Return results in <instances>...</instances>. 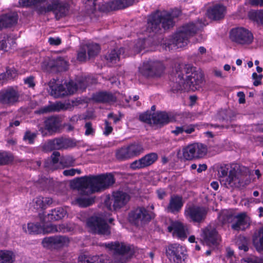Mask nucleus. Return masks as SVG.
<instances>
[{
  "instance_id": "obj_1",
  "label": "nucleus",
  "mask_w": 263,
  "mask_h": 263,
  "mask_svg": "<svg viewBox=\"0 0 263 263\" xmlns=\"http://www.w3.org/2000/svg\"><path fill=\"white\" fill-rule=\"evenodd\" d=\"M186 76L182 70V66L179 65L176 68L175 78L171 84L172 90L174 92L182 90L195 91L199 88L203 81V73L196 68L190 65H187L184 68Z\"/></svg>"
},
{
  "instance_id": "obj_2",
  "label": "nucleus",
  "mask_w": 263,
  "mask_h": 263,
  "mask_svg": "<svg viewBox=\"0 0 263 263\" xmlns=\"http://www.w3.org/2000/svg\"><path fill=\"white\" fill-rule=\"evenodd\" d=\"M114 176L111 174H101L78 178L70 182L71 186L77 189L80 193L89 195L103 191L115 183Z\"/></svg>"
},
{
  "instance_id": "obj_3",
  "label": "nucleus",
  "mask_w": 263,
  "mask_h": 263,
  "mask_svg": "<svg viewBox=\"0 0 263 263\" xmlns=\"http://www.w3.org/2000/svg\"><path fill=\"white\" fill-rule=\"evenodd\" d=\"M247 168L235 167L229 170L228 164H222L218 169V174L221 184L227 188L243 186L249 181L247 179Z\"/></svg>"
},
{
  "instance_id": "obj_4",
  "label": "nucleus",
  "mask_w": 263,
  "mask_h": 263,
  "mask_svg": "<svg viewBox=\"0 0 263 263\" xmlns=\"http://www.w3.org/2000/svg\"><path fill=\"white\" fill-rule=\"evenodd\" d=\"M205 25H206L205 23L201 22L184 25L172 39L166 41L163 43V47L166 50H170L176 48H182L186 46L189 43V39L193 36L198 30Z\"/></svg>"
},
{
  "instance_id": "obj_5",
  "label": "nucleus",
  "mask_w": 263,
  "mask_h": 263,
  "mask_svg": "<svg viewBox=\"0 0 263 263\" xmlns=\"http://www.w3.org/2000/svg\"><path fill=\"white\" fill-rule=\"evenodd\" d=\"M180 12L177 11V14H170L167 11H157L149 15L147 18L146 31L158 33L164 30L168 29L174 25L173 18L179 16Z\"/></svg>"
},
{
  "instance_id": "obj_6",
  "label": "nucleus",
  "mask_w": 263,
  "mask_h": 263,
  "mask_svg": "<svg viewBox=\"0 0 263 263\" xmlns=\"http://www.w3.org/2000/svg\"><path fill=\"white\" fill-rule=\"evenodd\" d=\"M106 246L114 251L112 263H125L133 254L130 247L124 243L115 242L108 243Z\"/></svg>"
},
{
  "instance_id": "obj_7",
  "label": "nucleus",
  "mask_w": 263,
  "mask_h": 263,
  "mask_svg": "<svg viewBox=\"0 0 263 263\" xmlns=\"http://www.w3.org/2000/svg\"><path fill=\"white\" fill-rule=\"evenodd\" d=\"M129 195L122 191L112 193L111 197H106L104 204L109 210H117L124 206L129 201Z\"/></svg>"
},
{
  "instance_id": "obj_8",
  "label": "nucleus",
  "mask_w": 263,
  "mask_h": 263,
  "mask_svg": "<svg viewBox=\"0 0 263 263\" xmlns=\"http://www.w3.org/2000/svg\"><path fill=\"white\" fill-rule=\"evenodd\" d=\"M231 40L239 45H249L254 40L252 33L244 27H236L231 30L230 32Z\"/></svg>"
},
{
  "instance_id": "obj_9",
  "label": "nucleus",
  "mask_w": 263,
  "mask_h": 263,
  "mask_svg": "<svg viewBox=\"0 0 263 263\" xmlns=\"http://www.w3.org/2000/svg\"><path fill=\"white\" fill-rule=\"evenodd\" d=\"M87 227L90 232L94 234L108 236L110 234L109 226L104 219L92 216L87 220Z\"/></svg>"
},
{
  "instance_id": "obj_10",
  "label": "nucleus",
  "mask_w": 263,
  "mask_h": 263,
  "mask_svg": "<svg viewBox=\"0 0 263 263\" xmlns=\"http://www.w3.org/2000/svg\"><path fill=\"white\" fill-rule=\"evenodd\" d=\"M20 92L17 87H8L0 90V104L11 106L19 101Z\"/></svg>"
},
{
  "instance_id": "obj_11",
  "label": "nucleus",
  "mask_w": 263,
  "mask_h": 263,
  "mask_svg": "<svg viewBox=\"0 0 263 263\" xmlns=\"http://www.w3.org/2000/svg\"><path fill=\"white\" fill-rule=\"evenodd\" d=\"M76 146V143L72 139L63 137L55 138L45 143L43 148L46 152L72 148Z\"/></svg>"
},
{
  "instance_id": "obj_12",
  "label": "nucleus",
  "mask_w": 263,
  "mask_h": 263,
  "mask_svg": "<svg viewBox=\"0 0 263 263\" xmlns=\"http://www.w3.org/2000/svg\"><path fill=\"white\" fill-rule=\"evenodd\" d=\"M38 10L41 13L52 11L54 13L57 19L59 20L66 15L68 11V6L59 0H52L51 4L46 7H40Z\"/></svg>"
},
{
  "instance_id": "obj_13",
  "label": "nucleus",
  "mask_w": 263,
  "mask_h": 263,
  "mask_svg": "<svg viewBox=\"0 0 263 263\" xmlns=\"http://www.w3.org/2000/svg\"><path fill=\"white\" fill-rule=\"evenodd\" d=\"M164 66L159 61H147L144 62L139 68L140 72L144 76L153 77L159 76L163 71Z\"/></svg>"
},
{
  "instance_id": "obj_14",
  "label": "nucleus",
  "mask_w": 263,
  "mask_h": 263,
  "mask_svg": "<svg viewBox=\"0 0 263 263\" xmlns=\"http://www.w3.org/2000/svg\"><path fill=\"white\" fill-rule=\"evenodd\" d=\"M69 239L64 235H56L44 238L42 244L44 248L53 250L59 249L68 245Z\"/></svg>"
},
{
  "instance_id": "obj_15",
  "label": "nucleus",
  "mask_w": 263,
  "mask_h": 263,
  "mask_svg": "<svg viewBox=\"0 0 263 263\" xmlns=\"http://www.w3.org/2000/svg\"><path fill=\"white\" fill-rule=\"evenodd\" d=\"M207 152L206 146L201 143H194L183 149V156L186 160L203 157Z\"/></svg>"
},
{
  "instance_id": "obj_16",
  "label": "nucleus",
  "mask_w": 263,
  "mask_h": 263,
  "mask_svg": "<svg viewBox=\"0 0 263 263\" xmlns=\"http://www.w3.org/2000/svg\"><path fill=\"white\" fill-rule=\"evenodd\" d=\"M207 214L205 208L196 205L189 206L184 211V216L187 219L194 222H201L204 220Z\"/></svg>"
},
{
  "instance_id": "obj_17",
  "label": "nucleus",
  "mask_w": 263,
  "mask_h": 263,
  "mask_svg": "<svg viewBox=\"0 0 263 263\" xmlns=\"http://www.w3.org/2000/svg\"><path fill=\"white\" fill-rule=\"evenodd\" d=\"M201 241L203 244L209 246H217L220 241V238L216 229L211 226H208L202 230Z\"/></svg>"
},
{
  "instance_id": "obj_18",
  "label": "nucleus",
  "mask_w": 263,
  "mask_h": 263,
  "mask_svg": "<svg viewBox=\"0 0 263 263\" xmlns=\"http://www.w3.org/2000/svg\"><path fill=\"white\" fill-rule=\"evenodd\" d=\"M151 217L147 211L142 207H140L132 211L129 215V220L133 223L139 225L151 220Z\"/></svg>"
},
{
  "instance_id": "obj_19",
  "label": "nucleus",
  "mask_w": 263,
  "mask_h": 263,
  "mask_svg": "<svg viewBox=\"0 0 263 263\" xmlns=\"http://www.w3.org/2000/svg\"><path fill=\"white\" fill-rule=\"evenodd\" d=\"M158 159L156 153L148 154L141 158L133 161L130 165V167L134 170H138L147 167L153 164Z\"/></svg>"
},
{
  "instance_id": "obj_20",
  "label": "nucleus",
  "mask_w": 263,
  "mask_h": 263,
  "mask_svg": "<svg viewBox=\"0 0 263 263\" xmlns=\"http://www.w3.org/2000/svg\"><path fill=\"white\" fill-rule=\"evenodd\" d=\"M185 249L179 244H173L168 246L166 253L171 260L176 263L181 262L182 258L185 255Z\"/></svg>"
},
{
  "instance_id": "obj_21",
  "label": "nucleus",
  "mask_w": 263,
  "mask_h": 263,
  "mask_svg": "<svg viewBox=\"0 0 263 263\" xmlns=\"http://www.w3.org/2000/svg\"><path fill=\"white\" fill-rule=\"evenodd\" d=\"M183 205V201L182 197L173 195L171 196L169 202L165 210L167 213L176 214L180 212Z\"/></svg>"
},
{
  "instance_id": "obj_22",
  "label": "nucleus",
  "mask_w": 263,
  "mask_h": 263,
  "mask_svg": "<svg viewBox=\"0 0 263 263\" xmlns=\"http://www.w3.org/2000/svg\"><path fill=\"white\" fill-rule=\"evenodd\" d=\"M118 98L116 94L107 91H101L94 93L92 99L97 102L111 104L116 102Z\"/></svg>"
},
{
  "instance_id": "obj_23",
  "label": "nucleus",
  "mask_w": 263,
  "mask_h": 263,
  "mask_svg": "<svg viewBox=\"0 0 263 263\" xmlns=\"http://www.w3.org/2000/svg\"><path fill=\"white\" fill-rule=\"evenodd\" d=\"M168 232H172L174 236H176L181 239H184L187 237V229L184 224L179 221H173L167 227Z\"/></svg>"
},
{
  "instance_id": "obj_24",
  "label": "nucleus",
  "mask_w": 263,
  "mask_h": 263,
  "mask_svg": "<svg viewBox=\"0 0 263 263\" xmlns=\"http://www.w3.org/2000/svg\"><path fill=\"white\" fill-rule=\"evenodd\" d=\"M18 15L15 12H11L0 16V30L3 28L11 27L16 24Z\"/></svg>"
},
{
  "instance_id": "obj_25",
  "label": "nucleus",
  "mask_w": 263,
  "mask_h": 263,
  "mask_svg": "<svg viewBox=\"0 0 263 263\" xmlns=\"http://www.w3.org/2000/svg\"><path fill=\"white\" fill-rule=\"evenodd\" d=\"M90 80L89 78H84L80 80L77 84L74 83L73 81L69 82L68 83L66 84L67 95L73 94L77 90L84 91L87 87Z\"/></svg>"
},
{
  "instance_id": "obj_26",
  "label": "nucleus",
  "mask_w": 263,
  "mask_h": 263,
  "mask_svg": "<svg viewBox=\"0 0 263 263\" xmlns=\"http://www.w3.org/2000/svg\"><path fill=\"white\" fill-rule=\"evenodd\" d=\"M249 226L248 218L244 214L235 215L231 228L235 231L244 230Z\"/></svg>"
},
{
  "instance_id": "obj_27",
  "label": "nucleus",
  "mask_w": 263,
  "mask_h": 263,
  "mask_svg": "<svg viewBox=\"0 0 263 263\" xmlns=\"http://www.w3.org/2000/svg\"><path fill=\"white\" fill-rule=\"evenodd\" d=\"M49 86L51 90L50 93L55 98L62 97L67 95V89L62 84L57 83L55 79H52L49 82Z\"/></svg>"
},
{
  "instance_id": "obj_28",
  "label": "nucleus",
  "mask_w": 263,
  "mask_h": 263,
  "mask_svg": "<svg viewBox=\"0 0 263 263\" xmlns=\"http://www.w3.org/2000/svg\"><path fill=\"white\" fill-rule=\"evenodd\" d=\"M226 12V7L222 5H216L209 9L207 14L209 17L214 20H218L224 17Z\"/></svg>"
},
{
  "instance_id": "obj_29",
  "label": "nucleus",
  "mask_w": 263,
  "mask_h": 263,
  "mask_svg": "<svg viewBox=\"0 0 263 263\" xmlns=\"http://www.w3.org/2000/svg\"><path fill=\"white\" fill-rule=\"evenodd\" d=\"M67 108V105L59 102L41 107L36 111V112L40 114H43L52 111H60L61 110H65Z\"/></svg>"
},
{
  "instance_id": "obj_30",
  "label": "nucleus",
  "mask_w": 263,
  "mask_h": 263,
  "mask_svg": "<svg viewBox=\"0 0 263 263\" xmlns=\"http://www.w3.org/2000/svg\"><path fill=\"white\" fill-rule=\"evenodd\" d=\"M135 0H114L107 3V7L110 10H116L126 8L133 5Z\"/></svg>"
},
{
  "instance_id": "obj_31",
  "label": "nucleus",
  "mask_w": 263,
  "mask_h": 263,
  "mask_svg": "<svg viewBox=\"0 0 263 263\" xmlns=\"http://www.w3.org/2000/svg\"><path fill=\"white\" fill-rule=\"evenodd\" d=\"M124 53V49L123 48H120L118 49H114L111 50L110 52L106 54L105 58L108 63L114 64L119 61L121 55H123Z\"/></svg>"
},
{
  "instance_id": "obj_32",
  "label": "nucleus",
  "mask_w": 263,
  "mask_h": 263,
  "mask_svg": "<svg viewBox=\"0 0 263 263\" xmlns=\"http://www.w3.org/2000/svg\"><path fill=\"white\" fill-rule=\"evenodd\" d=\"M153 124L163 126L168 123L171 119L168 114L165 112H159L153 114Z\"/></svg>"
},
{
  "instance_id": "obj_33",
  "label": "nucleus",
  "mask_w": 263,
  "mask_h": 263,
  "mask_svg": "<svg viewBox=\"0 0 263 263\" xmlns=\"http://www.w3.org/2000/svg\"><path fill=\"white\" fill-rule=\"evenodd\" d=\"M115 157L119 161H124L133 159L126 145L116 150Z\"/></svg>"
},
{
  "instance_id": "obj_34",
  "label": "nucleus",
  "mask_w": 263,
  "mask_h": 263,
  "mask_svg": "<svg viewBox=\"0 0 263 263\" xmlns=\"http://www.w3.org/2000/svg\"><path fill=\"white\" fill-rule=\"evenodd\" d=\"M126 146L132 158L138 157L144 151L143 145L139 142H134Z\"/></svg>"
},
{
  "instance_id": "obj_35",
  "label": "nucleus",
  "mask_w": 263,
  "mask_h": 263,
  "mask_svg": "<svg viewBox=\"0 0 263 263\" xmlns=\"http://www.w3.org/2000/svg\"><path fill=\"white\" fill-rule=\"evenodd\" d=\"M44 124L45 129L49 132H56L60 126L59 119L54 117H51L47 119L44 122Z\"/></svg>"
},
{
  "instance_id": "obj_36",
  "label": "nucleus",
  "mask_w": 263,
  "mask_h": 263,
  "mask_svg": "<svg viewBox=\"0 0 263 263\" xmlns=\"http://www.w3.org/2000/svg\"><path fill=\"white\" fill-rule=\"evenodd\" d=\"M66 214V211L62 208H57L52 210L48 214L47 218L50 220H59L63 218Z\"/></svg>"
},
{
  "instance_id": "obj_37",
  "label": "nucleus",
  "mask_w": 263,
  "mask_h": 263,
  "mask_svg": "<svg viewBox=\"0 0 263 263\" xmlns=\"http://www.w3.org/2000/svg\"><path fill=\"white\" fill-rule=\"evenodd\" d=\"M235 215L232 212L224 210L220 214L219 216V220L223 224L231 223L232 224Z\"/></svg>"
},
{
  "instance_id": "obj_38",
  "label": "nucleus",
  "mask_w": 263,
  "mask_h": 263,
  "mask_svg": "<svg viewBox=\"0 0 263 263\" xmlns=\"http://www.w3.org/2000/svg\"><path fill=\"white\" fill-rule=\"evenodd\" d=\"M14 255L9 251H0V263H13Z\"/></svg>"
},
{
  "instance_id": "obj_39",
  "label": "nucleus",
  "mask_w": 263,
  "mask_h": 263,
  "mask_svg": "<svg viewBox=\"0 0 263 263\" xmlns=\"http://www.w3.org/2000/svg\"><path fill=\"white\" fill-rule=\"evenodd\" d=\"M60 156V154L59 152L55 151L54 152L52 155L51 156V160H50V164H48V162H46L45 166L46 167L49 168L50 170H55L58 167H57V165L58 164L59 160V157Z\"/></svg>"
},
{
  "instance_id": "obj_40",
  "label": "nucleus",
  "mask_w": 263,
  "mask_h": 263,
  "mask_svg": "<svg viewBox=\"0 0 263 263\" xmlns=\"http://www.w3.org/2000/svg\"><path fill=\"white\" fill-rule=\"evenodd\" d=\"M76 159L71 156L62 157L60 160V164L62 168L74 166Z\"/></svg>"
},
{
  "instance_id": "obj_41",
  "label": "nucleus",
  "mask_w": 263,
  "mask_h": 263,
  "mask_svg": "<svg viewBox=\"0 0 263 263\" xmlns=\"http://www.w3.org/2000/svg\"><path fill=\"white\" fill-rule=\"evenodd\" d=\"M253 243L258 251H263V227L259 229L257 236L253 239Z\"/></svg>"
},
{
  "instance_id": "obj_42",
  "label": "nucleus",
  "mask_w": 263,
  "mask_h": 263,
  "mask_svg": "<svg viewBox=\"0 0 263 263\" xmlns=\"http://www.w3.org/2000/svg\"><path fill=\"white\" fill-rule=\"evenodd\" d=\"M77 203L81 207H86L91 205L95 201L92 197H81L76 199Z\"/></svg>"
},
{
  "instance_id": "obj_43",
  "label": "nucleus",
  "mask_w": 263,
  "mask_h": 263,
  "mask_svg": "<svg viewBox=\"0 0 263 263\" xmlns=\"http://www.w3.org/2000/svg\"><path fill=\"white\" fill-rule=\"evenodd\" d=\"M87 53L89 58L97 55L100 50L99 45L96 43H91L87 45Z\"/></svg>"
},
{
  "instance_id": "obj_44",
  "label": "nucleus",
  "mask_w": 263,
  "mask_h": 263,
  "mask_svg": "<svg viewBox=\"0 0 263 263\" xmlns=\"http://www.w3.org/2000/svg\"><path fill=\"white\" fill-rule=\"evenodd\" d=\"M28 230L29 233L31 234H40L43 232L42 226L39 223H29Z\"/></svg>"
},
{
  "instance_id": "obj_45",
  "label": "nucleus",
  "mask_w": 263,
  "mask_h": 263,
  "mask_svg": "<svg viewBox=\"0 0 263 263\" xmlns=\"http://www.w3.org/2000/svg\"><path fill=\"white\" fill-rule=\"evenodd\" d=\"M53 66L56 67L58 71H63L67 70L68 64L63 58L59 57L54 61Z\"/></svg>"
},
{
  "instance_id": "obj_46",
  "label": "nucleus",
  "mask_w": 263,
  "mask_h": 263,
  "mask_svg": "<svg viewBox=\"0 0 263 263\" xmlns=\"http://www.w3.org/2000/svg\"><path fill=\"white\" fill-rule=\"evenodd\" d=\"M47 0H20V5L22 7L37 6Z\"/></svg>"
},
{
  "instance_id": "obj_47",
  "label": "nucleus",
  "mask_w": 263,
  "mask_h": 263,
  "mask_svg": "<svg viewBox=\"0 0 263 263\" xmlns=\"http://www.w3.org/2000/svg\"><path fill=\"white\" fill-rule=\"evenodd\" d=\"M98 259V256H87L82 255L79 257V263H97Z\"/></svg>"
},
{
  "instance_id": "obj_48",
  "label": "nucleus",
  "mask_w": 263,
  "mask_h": 263,
  "mask_svg": "<svg viewBox=\"0 0 263 263\" xmlns=\"http://www.w3.org/2000/svg\"><path fill=\"white\" fill-rule=\"evenodd\" d=\"M16 73L13 70H7L6 72H0V83L7 79H11L15 77Z\"/></svg>"
},
{
  "instance_id": "obj_49",
  "label": "nucleus",
  "mask_w": 263,
  "mask_h": 263,
  "mask_svg": "<svg viewBox=\"0 0 263 263\" xmlns=\"http://www.w3.org/2000/svg\"><path fill=\"white\" fill-rule=\"evenodd\" d=\"M12 160V157L10 154L6 152H0V165L6 164Z\"/></svg>"
},
{
  "instance_id": "obj_50",
  "label": "nucleus",
  "mask_w": 263,
  "mask_h": 263,
  "mask_svg": "<svg viewBox=\"0 0 263 263\" xmlns=\"http://www.w3.org/2000/svg\"><path fill=\"white\" fill-rule=\"evenodd\" d=\"M57 232L66 233L73 230L74 226L70 224H61L57 225Z\"/></svg>"
},
{
  "instance_id": "obj_51",
  "label": "nucleus",
  "mask_w": 263,
  "mask_h": 263,
  "mask_svg": "<svg viewBox=\"0 0 263 263\" xmlns=\"http://www.w3.org/2000/svg\"><path fill=\"white\" fill-rule=\"evenodd\" d=\"M250 17L263 25V11H253L249 13Z\"/></svg>"
},
{
  "instance_id": "obj_52",
  "label": "nucleus",
  "mask_w": 263,
  "mask_h": 263,
  "mask_svg": "<svg viewBox=\"0 0 263 263\" xmlns=\"http://www.w3.org/2000/svg\"><path fill=\"white\" fill-rule=\"evenodd\" d=\"M139 119L140 121L149 124H153V115L148 112H146L140 115Z\"/></svg>"
},
{
  "instance_id": "obj_53",
  "label": "nucleus",
  "mask_w": 263,
  "mask_h": 263,
  "mask_svg": "<svg viewBox=\"0 0 263 263\" xmlns=\"http://www.w3.org/2000/svg\"><path fill=\"white\" fill-rule=\"evenodd\" d=\"M32 203L33 204L34 209H38L44 208L43 197L42 196H39L34 198L33 200Z\"/></svg>"
},
{
  "instance_id": "obj_54",
  "label": "nucleus",
  "mask_w": 263,
  "mask_h": 263,
  "mask_svg": "<svg viewBox=\"0 0 263 263\" xmlns=\"http://www.w3.org/2000/svg\"><path fill=\"white\" fill-rule=\"evenodd\" d=\"M36 136V135L35 133H31L28 130L25 132L23 140L26 141H28L29 144H32Z\"/></svg>"
},
{
  "instance_id": "obj_55",
  "label": "nucleus",
  "mask_w": 263,
  "mask_h": 263,
  "mask_svg": "<svg viewBox=\"0 0 263 263\" xmlns=\"http://www.w3.org/2000/svg\"><path fill=\"white\" fill-rule=\"evenodd\" d=\"M44 234L54 233L57 232V225L48 224L42 226Z\"/></svg>"
},
{
  "instance_id": "obj_56",
  "label": "nucleus",
  "mask_w": 263,
  "mask_h": 263,
  "mask_svg": "<svg viewBox=\"0 0 263 263\" xmlns=\"http://www.w3.org/2000/svg\"><path fill=\"white\" fill-rule=\"evenodd\" d=\"M77 173L78 174H80L81 173V171L78 168H71L69 170H66L63 172V174L65 176L67 177H72L76 175Z\"/></svg>"
},
{
  "instance_id": "obj_57",
  "label": "nucleus",
  "mask_w": 263,
  "mask_h": 263,
  "mask_svg": "<svg viewBox=\"0 0 263 263\" xmlns=\"http://www.w3.org/2000/svg\"><path fill=\"white\" fill-rule=\"evenodd\" d=\"M145 44V40L144 39H140L138 41L134 47L135 52L139 53L142 49L144 48Z\"/></svg>"
},
{
  "instance_id": "obj_58",
  "label": "nucleus",
  "mask_w": 263,
  "mask_h": 263,
  "mask_svg": "<svg viewBox=\"0 0 263 263\" xmlns=\"http://www.w3.org/2000/svg\"><path fill=\"white\" fill-rule=\"evenodd\" d=\"M97 263H112V260L108 255L102 254L98 256Z\"/></svg>"
},
{
  "instance_id": "obj_59",
  "label": "nucleus",
  "mask_w": 263,
  "mask_h": 263,
  "mask_svg": "<svg viewBox=\"0 0 263 263\" xmlns=\"http://www.w3.org/2000/svg\"><path fill=\"white\" fill-rule=\"evenodd\" d=\"M86 129L85 134L86 136L93 135L95 133V129L92 127V124L90 122H86L85 125Z\"/></svg>"
},
{
  "instance_id": "obj_60",
  "label": "nucleus",
  "mask_w": 263,
  "mask_h": 263,
  "mask_svg": "<svg viewBox=\"0 0 263 263\" xmlns=\"http://www.w3.org/2000/svg\"><path fill=\"white\" fill-rule=\"evenodd\" d=\"M262 78V74H258L256 72L252 74V79L254 80L253 85L255 86L261 84V81Z\"/></svg>"
},
{
  "instance_id": "obj_61",
  "label": "nucleus",
  "mask_w": 263,
  "mask_h": 263,
  "mask_svg": "<svg viewBox=\"0 0 263 263\" xmlns=\"http://www.w3.org/2000/svg\"><path fill=\"white\" fill-rule=\"evenodd\" d=\"M86 59V49L82 48L78 53V59L80 61H84Z\"/></svg>"
},
{
  "instance_id": "obj_62",
  "label": "nucleus",
  "mask_w": 263,
  "mask_h": 263,
  "mask_svg": "<svg viewBox=\"0 0 263 263\" xmlns=\"http://www.w3.org/2000/svg\"><path fill=\"white\" fill-rule=\"evenodd\" d=\"M24 83L27 85L29 87H33L35 86L34 78L32 76L24 79Z\"/></svg>"
},
{
  "instance_id": "obj_63",
  "label": "nucleus",
  "mask_w": 263,
  "mask_h": 263,
  "mask_svg": "<svg viewBox=\"0 0 263 263\" xmlns=\"http://www.w3.org/2000/svg\"><path fill=\"white\" fill-rule=\"evenodd\" d=\"M123 115L121 113H119V116L114 115L113 113H110L108 115V118L112 119L115 123H116L120 121Z\"/></svg>"
},
{
  "instance_id": "obj_64",
  "label": "nucleus",
  "mask_w": 263,
  "mask_h": 263,
  "mask_svg": "<svg viewBox=\"0 0 263 263\" xmlns=\"http://www.w3.org/2000/svg\"><path fill=\"white\" fill-rule=\"evenodd\" d=\"M156 193L159 199H162L166 196V193L164 189H159L156 191Z\"/></svg>"
}]
</instances>
